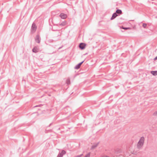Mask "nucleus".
<instances>
[{
    "instance_id": "1",
    "label": "nucleus",
    "mask_w": 157,
    "mask_h": 157,
    "mask_svg": "<svg viewBox=\"0 0 157 157\" xmlns=\"http://www.w3.org/2000/svg\"><path fill=\"white\" fill-rule=\"evenodd\" d=\"M144 137H141L137 145V148H141L143 146L144 143Z\"/></svg>"
},
{
    "instance_id": "2",
    "label": "nucleus",
    "mask_w": 157,
    "mask_h": 157,
    "mask_svg": "<svg viewBox=\"0 0 157 157\" xmlns=\"http://www.w3.org/2000/svg\"><path fill=\"white\" fill-rule=\"evenodd\" d=\"M37 29V26L35 23L33 22L31 28V31L32 33L35 32Z\"/></svg>"
},
{
    "instance_id": "3",
    "label": "nucleus",
    "mask_w": 157,
    "mask_h": 157,
    "mask_svg": "<svg viewBox=\"0 0 157 157\" xmlns=\"http://www.w3.org/2000/svg\"><path fill=\"white\" fill-rule=\"evenodd\" d=\"M66 153V151L65 150H63L61 152H59V153L57 157H63V155L65 154Z\"/></svg>"
},
{
    "instance_id": "4",
    "label": "nucleus",
    "mask_w": 157,
    "mask_h": 157,
    "mask_svg": "<svg viewBox=\"0 0 157 157\" xmlns=\"http://www.w3.org/2000/svg\"><path fill=\"white\" fill-rule=\"evenodd\" d=\"M40 36L39 35H36L35 38V41L38 43H40Z\"/></svg>"
},
{
    "instance_id": "5",
    "label": "nucleus",
    "mask_w": 157,
    "mask_h": 157,
    "mask_svg": "<svg viewBox=\"0 0 157 157\" xmlns=\"http://www.w3.org/2000/svg\"><path fill=\"white\" fill-rule=\"evenodd\" d=\"M39 47L37 46L34 47L32 49L33 52L34 53H37L39 52Z\"/></svg>"
},
{
    "instance_id": "6",
    "label": "nucleus",
    "mask_w": 157,
    "mask_h": 157,
    "mask_svg": "<svg viewBox=\"0 0 157 157\" xmlns=\"http://www.w3.org/2000/svg\"><path fill=\"white\" fill-rule=\"evenodd\" d=\"M59 16L61 18L63 19H66L67 17V15L63 13H61Z\"/></svg>"
},
{
    "instance_id": "7",
    "label": "nucleus",
    "mask_w": 157,
    "mask_h": 157,
    "mask_svg": "<svg viewBox=\"0 0 157 157\" xmlns=\"http://www.w3.org/2000/svg\"><path fill=\"white\" fill-rule=\"evenodd\" d=\"M85 46L86 44L85 43H81L79 44V46L80 49L83 50L85 48Z\"/></svg>"
},
{
    "instance_id": "8",
    "label": "nucleus",
    "mask_w": 157,
    "mask_h": 157,
    "mask_svg": "<svg viewBox=\"0 0 157 157\" xmlns=\"http://www.w3.org/2000/svg\"><path fill=\"white\" fill-rule=\"evenodd\" d=\"M84 61L85 60H83L82 62L80 63H79L77 64L75 67V68L76 69H79L80 68L81 65L84 62Z\"/></svg>"
},
{
    "instance_id": "9",
    "label": "nucleus",
    "mask_w": 157,
    "mask_h": 157,
    "mask_svg": "<svg viewBox=\"0 0 157 157\" xmlns=\"http://www.w3.org/2000/svg\"><path fill=\"white\" fill-rule=\"evenodd\" d=\"M67 24V22L65 21L62 22L59 24V25L64 26L65 25Z\"/></svg>"
},
{
    "instance_id": "10",
    "label": "nucleus",
    "mask_w": 157,
    "mask_h": 157,
    "mask_svg": "<svg viewBox=\"0 0 157 157\" xmlns=\"http://www.w3.org/2000/svg\"><path fill=\"white\" fill-rule=\"evenodd\" d=\"M117 16V14L116 13H114L113 14L112 17L111 18V20L115 18Z\"/></svg>"
},
{
    "instance_id": "11",
    "label": "nucleus",
    "mask_w": 157,
    "mask_h": 157,
    "mask_svg": "<svg viewBox=\"0 0 157 157\" xmlns=\"http://www.w3.org/2000/svg\"><path fill=\"white\" fill-rule=\"evenodd\" d=\"M151 73L154 75H157V71H151Z\"/></svg>"
},
{
    "instance_id": "12",
    "label": "nucleus",
    "mask_w": 157,
    "mask_h": 157,
    "mask_svg": "<svg viewBox=\"0 0 157 157\" xmlns=\"http://www.w3.org/2000/svg\"><path fill=\"white\" fill-rule=\"evenodd\" d=\"M66 83L67 85H69L70 84L71 82H70V80L69 78H68L67 79L66 81Z\"/></svg>"
},
{
    "instance_id": "13",
    "label": "nucleus",
    "mask_w": 157,
    "mask_h": 157,
    "mask_svg": "<svg viewBox=\"0 0 157 157\" xmlns=\"http://www.w3.org/2000/svg\"><path fill=\"white\" fill-rule=\"evenodd\" d=\"M116 13H117L120 14H121L122 13L121 10H117L116 11Z\"/></svg>"
},
{
    "instance_id": "14",
    "label": "nucleus",
    "mask_w": 157,
    "mask_h": 157,
    "mask_svg": "<svg viewBox=\"0 0 157 157\" xmlns=\"http://www.w3.org/2000/svg\"><path fill=\"white\" fill-rule=\"evenodd\" d=\"M97 146H98V144H95V145H93L92 146V148L93 149V148H95L96 147H97Z\"/></svg>"
},
{
    "instance_id": "15",
    "label": "nucleus",
    "mask_w": 157,
    "mask_h": 157,
    "mask_svg": "<svg viewBox=\"0 0 157 157\" xmlns=\"http://www.w3.org/2000/svg\"><path fill=\"white\" fill-rule=\"evenodd\" d=\"M97 146H98V144H95V145H93L92 146V148L93 149V148H95L96 147H97Z\"/></svg>"
},
{
    "instance_id": "16",
    "label": "nucleus",
    "mask_w": 157,
    "mask_h": 157,
    "mask_svg": "<svg viewBox=\"0 0 157 157\" xmlns=\"http://www.w3.org/2000/svg\"><path fill=\"white\" fill-rule=\"evenodd\" d=\"M121 28L123 29H125V30H127V29H130V28H124L123 27H121Z\"/></svg>"
},
{
    "instance_id": "17",
    "label": "nucleus",
    "mask_w": 157,
    "mask_h": 157,
    "mask_svg": "<svg viewBox=\"0 0 157 157\" xmlns=\"http://www.w3.org/2000/svg\"><path fill=\"white\" fill-rule=\"evenodd\" d=\"M147 26V25L146 24H143V26L144 28H145Z\"/></svg>"
},
{
    "instance_id": "18",
    "label": "nucleus",
    "mask_w": 157,
    "mask_h": 157,
    "mask_svg": "<svg viewBox=\"0 0 157 157\" xmlns=\"http://www.w3.org/2000/svg\"><path fill=\"white\" fill-rule=\"evenodd\" d=\"M154 115L155 116H156L157 115V111H155V112L154 113Z\"/></svg>"
},
{
    "instance_id": "19",
    "label": "nucleus",
    "mask_w": 157,
    "mask_h": 157,
    "mask_svg": "<svg viewBox=\"0 0 157 157\" xmlns=\"http://www.w3.org/2000/svg\"><path fill=\"white\" fill-rule=\"evenodd\" d=\"M83 155L82 154H81L80 155H77L76 156L77 157H81V156H82Z\"/></svg>"
},
{
    "instance_id": "20",
    "label": "nucleus",
    "mask_w": 157,
    "mask_h": 157,
    "mask_svg": "<svg viewBox=\"0 0 157 157\" xmlns=\"http://www.w3.org/2000/svg\"><path fill=\"white\" fill-rule=\"evenodd\" d=\"M84 157H88V153Z\"/></svg>"
},
{
    "instance_id": "21",
    "label": "nucleus",
    "mask_w": 157,
    "mask_h": 157,
    "mask_svg": "<svg viewBox=\"0 0 157 157\" xmlns=\"http://www.w3.org/2000/svg\"><path fill=\"white\" fill-rule=\"evenodd\" d=\"M53 41V40H49V41L50 42H52V41Z\"/></svg>"
},
{
    "instance_id": "22",
    "label": "nucleus",
    "mask_w": 157,
    "mask_h": 157,
    "mask_svg": "<svg viewBox=\"0 0 157 157\" xmlns=\"http://www.w3.org/2000/svg\"><path fill=\"white\" fill-rule=\"evenodd\" d=\"M39 106H40V105H36V106H35L34 107H39Z\"/></svg>"
},
{
    "instance_id": "23",
    "label": "nucleus",
    "mask_w": 157,
    "mask_h": 157,
    "mask_svg": "<svg viewBox=\"0 0 157 157\" xmlns=\"http://www.w3.org/2000/svg\"><path fill=\"white\" fill-rule=\"evenodd\" d=\"M52 124V123H51V124H50L48 126L50 127V126H51Z\"/></svg>"
},
{
    "instance_id": "24",
    "label": "nucleus",
    "mask_w": 157,
    "mask_h": 157,
    "mask_svg": "<svg viewBox=\"0 0 157 157\" xmlns=\"http://www.w3.org/2000/svg\"><path fill=\"white\" fill-rule=\"evenodd\" d=\"M157 59V56L156 57L155 59H154V60H156Z\"/></svg>"
},
{
    "instance_id": "25",
    "label": "nucleus",
    "mask_w": 157,
    "mask_h": 157,
    "mask_svg": "<svg viewBox=\"0 0 157 157\" xmlns=\"http://www.w3.org/2000/svg\"><path fill=\"white\" fill-rule=\"evenodd\" d=\"M52 30L53 31H59L58 30H53V29H52Z\"/></svg>"
},
{
    "instance_id": "26",
    "label": "nucleus",
    "mask_w": 157,
    "mask_h": 157,
    "mask_svg": "<svg viewBox=\"0 0 157 157\" xmlns=\"http://www.w3.org/2000/svg\"><path fill=\"white\" fill-rule=\"evenodd\" d=\"M102 157H109L107 156H103Z\"/></svg>"
},
{
    "instance_id": "27",
    "label": "nucleus",
    "mask_w": 157,
    "mask_h": 157,
    "mask_svg": "<svg viewBox=\"0 0 157 157\" xmlns=\"http://www.w3.org/2000/svg\"><path fill=\"white\" fill-rule=\"evenodd\" d=\"M58 130H60V128H59L58 129Z\"/></svg>"
}]
</instances>
